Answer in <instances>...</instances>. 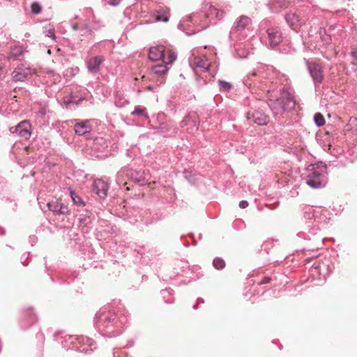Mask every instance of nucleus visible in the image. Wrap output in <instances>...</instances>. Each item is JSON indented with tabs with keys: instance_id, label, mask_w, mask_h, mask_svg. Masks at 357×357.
Wrapping results in <instances>:
<instances>
[{
	"instance_id": "obj_52",
	"label": "nucleus",
	"mask_w": 357,
	"mask_h": 357,
	"mask_svg": "<svg viewBox=\"0 0 357 357\" xmlns=\"http://www.w3.org/2000/svg\"><path fill=\"white\" fill-rule=\"evenodd\" d=\"M48 37L52 38L53 39H55V35H54V29H50L48 31V33L47 34Z\"/></svg>"
},
{
	"instance_id": "obj_60",
	"label": "nucleus",
	"mask_w": 357,
	"mask_h": 357,
	"mask_svg": "<svg viewBox=\"0 0 357 357\" xmlns=\"http://www.w3.org/2000/svg\"><path fill=\"white\" fill-rule=\"evenodd\" d=\"M38 336H40V337H42L43 336V335L42 333L41 334H38Z\"/></svg>"
},
{
	"instance_id": "obj_8",
	"label": "nucleus",
	"mask_w": 357,
	"mask_h": 357,
	"mask_svg": "<svg viewBox=\"0 0 357 357\" xmlns=\"http://www.w3.org/2000/svg\"><path fill=\"white\" fill-rule=\"evenodd\" d=\"M64 338H65L66 343H68V342L69 341L70 344L73 345L72 347H70V346L63 345V347H66L67 349H77L82 352L86 353L89 351V349H85V348H83L82 349H81L79 347H78L76 345L77 343L88 345L89 347H91L90 351H92L91 347H93L94 344V341L88 337H83V336L78 337V336H75V335H70L68 337L66 336Z\"/></svg>"
},
{
	"instance_id": "obj_7",
	"label": "nucleus",
	"mask_w": 357,
	"mask_h": 357,
	"mask_svg": "<svg viewBox=\"0 0 357 357\" xmlns=\"http://www.w3.org/2000/svg\"><path fill=\"white\" fill-rule=\"evenodd\" d=\"M251 24V19L246 15L240 16L234 23L229 34L231 43L243 40L246 36V30Z\"/></svg>"
},
{
	"instance_id": "obj_41",
	"label": "nucleus",
	"mask_w": 357,
	"mask_h": 357,
	"mask_svg": "<svg viewBox=\"0 0 357 357\" xmlns=\"http://www.w3.org/2000/svg\"><path fill=\"white\" fill-rule=\"evenodd\" d=\"M100 144L102 149H104L107 147V142L103 138H96L93 142L94 149H98V145Z\"/></svg>"
},
{
	"instance_id": "obj_50",
	"label": "nucleus",
	"mask_w": 357,
	"mask_h": 357,
	"mask_svg": "<svg viewBox=\"0 0 357 357\" xmlns=\"http://www.w3.org/2000/svg\"><path fill=\"white\" fill-rule=\"evenodd\" d=\"M183 173H184L185 178H187L190 182H192L191 173L188 171H185Z\"/></svg>"
},
{
	"instance_id": "obj_16",
	"label": "nucleus",
	"mask_w": 357,
	"mask_h": 357,
	"mask_svg": "<svg viewBox=\"0 0 357 357\" xmlns=\"http://www.w3.org/2000/svg\"><path fill=\"white\" fill-rule=\"evenodd\" d=\"M247 118L249 120H252L255 123L259 126H266L269 122V116L263 111L259 109L248 112Z\"/></svg>"
},
{
	"instance_id": "obj_42",
	"label": "nucleus",
	"mask_w": 357,
	"mask_h": 357,
	"mask_svg": "<svg viewBox=\"0 0 357 357\" xmlns=\"http://www.w3.org/2000/svg\"><path fill=\"white\" fill-rule=\"evenodd\" d=\"M259 76V71L257 70H254L250 74L247 75V79L245 80V84L250 85L251 83H249L248 81H252V77H256Z\"/></svg>"
},
{
	"instance_id": "obj_46",
	"label": "nucleus",
	"mask_w": 357,
	"mask_h": 357,
	"mask_svg": "<svg viewBox=\"0 0 357 357\" xmlns=\"http://www.w3.org/2000/svg\"><path fill=\"white\" fill-rule=\"evenodd\" d=\"M103 1L112 6H116L121 2V0H103Z\"/></svg>"
},
{
	"instance_id": "obj_19",
	"label": "nucleus",
	"mask_w": 357,
	"mask_h": 357,
	"mask_svg": "<svg viewBox=\"0 0 357 357\" xmlns=\"http://www.w3.org/2000/svg\"><path fill=\"white\" fill-rule=\"evenodd\" d=\"M169 70V68L167 64L155 65L152 67L153 73L158 77L157 82H160V84L165 83L166 80V74Z\"/></svg>"
},
{
	"instance_id": "obj_49",
	"label": "nucleus",
	"mask_w": 357,
	"mask_h": 357,
	"mask_svg": "<svg viewBox=\"0 0 357 357\" xmlns=\"http://www.w3.org/2000/svg\"><path fill=\"white\" fill-rule=\"evenodd\" d=\"M207 26H208V24H202V25H201V28L200 29H198L197 30L194 31L192 33H188L187 32L186 34H188V35L194 34V33H197V32H198V31H201L202 29H206Z\"/></svg>"
},
{
	"instance_id": "obj_27",
	"label": "nucleus",
	"mask_w": 357,
	"mask_h": 357,
	"mask_svg": "<svg viewBox=\"0 0 357 357\" xmlns=\"http://www.w3.org/2000/svg\"><path fill=\"white\" fill-rule=\"evenodd\" d=\"M25 52V49L22 45H15L10 47L8 55L9 60H16L22 56Z\"/></svg>"
},
{
	"instance_id": "obj_48",
	"label": "nucleus",
	"mask_w": 357,
	"mask_h": 357,
	"mask_svg": "<svg viewBox=\"0 0 357 357\" xmlns=\"http://www.w3.org/2000/svg\"><path fill=\"white\" fill-rule=\"evenodd\" d=\"M238 206L241 208H245L248 206V202L245 200H242L239 202Z\"/></svg>"
},
{
	"instance_id": "obj_53",
	"label": "nucleus",
	"mask_w": 357,
	"mask_h": 357,
	"mask_svg": "<svg viewBox=\"0 0 357 357\" xmlns=\"http://www.w3.org/2000/svg\"><path fill=\"white\" fill-rule=\"evenodd\" d=\"M165 292H167L169 294H172L174 292V290L171 288H168V289H165L162 291V294H164Z\"/></svg>"
},
{
	"instance_id": "obj_57",
	"label": "nucleus",
	"mask_w": 357,
	"mask_h": 357,
	"mask_svg": "<svg viewBox=\"0 0 357 357\" xmlns=\"http://www.w3.org/2000/svg\"><path fill=\"white\" fill-rule=\"evenodd\" d=\"M193 308H194V309H197V304L194 305H193Z\"/></svg>"
},
{
	"instance_id": "obj_14",
	"label": "nucleus",
	"mask_w": 357,
	"mask_h": 357,
	"mask_svg": "<svg viewBox=\"0 0 357 357\" xmlns=\"http://www.w3.org/2000/svg\"><path fill=\"white\" fill-rule=\"evenodd\" d=\"M31 125L27 120L20 122L16 126L10 128L12 132H15L24 139H28L31 136Z\"/></svg>"
},
{
	"instance_id": "obj_20",
	"label": "nucleus",
	"mask_w": 357,
	"mask_h": 357,
	"mask_svg": "<svg viewBox=\"0 0 357 357\" xmlns=\"http://www.w3.org/2000/svg\"><path fill=\"white\" fill-rule=\"evenodd\" d=\"M88 26V22H83L80 23L72 24L71 27L73 31L77 32V36L80 37V40H83L84 38L93 33L92 31H86L84 30V28Z\"/></svg>"
},
{
	"instance_id": "obj_6",
	"label": "nucleus",
	"mask_w": 357,
	"mask_h": 357,
	"mask_svg": "<svg viewBox=\"0 0 357 357\" xmlns=\"http://www.w3.org/2000/svg\"><path fill=\"white\" fill-rule=\"evenodd\" d=\"M138 183L140 185H144L147 178L144 171L136 170L128 167H124L119 171L116 176V181L119 186L126 185L128 184L125 178Z\"/></svg>"
},
{
	"instance_id": "obj_62",
	"label": "nucleus",
	"mask_w": 357,
	"mask_h": 357,
	"mask_svg": "<svg viewBox=\"0 0 357 357\" xmlns=\"http://www.w3.org/2000/svg\"><path fill=\"white\" fill-rule=\"evenodd\" d=\"M144 223H145V225H149V223H148L147 222H145Z\"/></svg>"
},
{
	"instance_id": "obj_44",
	"label": "nucleus",
	"mask_w": 357,
	"mask_h": 357,
	"mask_svg": "<svg viewBox=\"0 0 357 357\" xmlns=\"http://www.w3.org/2000/svg\"><path fill=\"white\" fill-rule=\"evenodd\" d=\"M79 220L80 223H82L84 225H87L88 224H89L91 222V218L89 216H87V215H84V216L80 215V217L79 218Z\"/></svg>"
},
{
	"instance_id": "obj_25",
	"label": "nucleus",
	"mask_w": 357,
	"mask_h": 357,
	"mask_svg": "<svg viewBox=\"0 0 357 357\" xmlns=\"http://www.w3.org/2000/svg\"><path fill=\"white\" fill-rule=\"evenodd\" d=\"M194 62L197 68L202 72H208L210 68V63L205 55L195 56Z\"/></svg>"
},
{
	"instance_id": "obj_58",
	"label": "nucleus",
	"mask_w": 357,
	"mask_h": 357,
	"mask_svg": "<svg viewBox=\"0 0 357 357\" xmlns=\"http://www.w3.org/2000/svg\"><path fill=\"white\" fill-rule=\"evenodd\" d=\"M172 302H173V301H165V303H172Z\"/></svg>"
},
{
	"instance_id": "obj_45",
	"label": "nucleus",
	"mask_w": 357,
	"mask_h": 357,
	"mask_svg": "<svg viewBox=\"0 0 357 357\" xmlns=\"http://www.w3.org/2000/svg\"><path fill=\"white\" fill-rule=\"evenodd\" d=\"M351 56H352L354 61L351 62L353 65L357 66V49H354L351 53Z\"/></svg>"
},
{
	"instance_id": "obj_30",
	"label": "nucleus",
	"mask_w": 357,
	"mask_h": 357,
	"mask_svg": "<svg viewBox=\"0 0 357 357\" xmlns=\"http://www.w3.org/2000/svg\"><path fill=\"white\" fill-rule=\"evenodd\" d=\"M132 116H140L144 117L145 119H149V116L147 113V110L145 107L141 106H136L134 110L131 112Z\"/></svg>"
},
{
	"instance_id": "obj_26",
	"label": "nucleus",
	"mask_w": 357,
	"mask_h": 357,
	"mask_svg": "<svg viewBox=\"0 0 357 357\" xmlns=\"http://www.w3.org/2000/svg\"><path fill=\"white\" fill-rule=\"evenodd\" d=\"M158 132L165 137H171L176 133V128L167 123H160L158 127Z\"/></svg>"
},
{
	"instance_id": "obj_22",
	"label": "nucleus",
	"mask_w": 357,
	"mask_h": 357,
	"mask_svg": "<svg viewBox=\"0 0 357 357\" xmlns=\"http://www.w3.org/2000/svg\"><path fill=\"white\" fill-rule=\"evenodd\" d=\"M74 130L77 135L85 136L91 131V126L89 121H82L81 122L75 123Z\"/></svg>"
},
{
	"instance_id": "obj_43",
	"label": "nucleus",
	"mask_w": 357,
	"mask_h": 357,
	"mask_svg": "<svg viewBox=\"0 0 357 357\" xmlns=\"http://www.w3.org/2000/svg\"><path fill=\"white\" fill-rule=\"evenodd\" d=\"M275 4L280 8H287L289 5V1L287 0H275Z\"/></svg>"
},
{
	"instance_id": "obj_4",
	"label": "nucleus",
	"mask_w": 357,
	"mask_h": 357,
	"mask_svg": "<svg viewBox=\"0 0 357 357\" xmlns=\"http://www.w3.org/2000/svg\"><path fill=\"white\" fill-rule=\"evenodd\" d=\"M305 183L313 189L324 188L328 183L326 166L322 163L311 164L307 169Z\"/></svg>"
},
{
	"instance_id": "obj_12",
	"label": "nucleus",
	"mask_w": 357,
	"mask_h": 357,
	"mask_svg": "<svg viewBox=\"0 0 357 357\" xmlns=\"http://www.w3.org/2000/svg\"><path fill=\"white\" fill-rule=\"evenodd\" d=\"M181 126L186 127V131L189 133L195 132L199 128V117L195 112L188 113L181 121Z\"/></svg>"
},
{
	"instance_id": "obj_23",
	"label": "nucleus",
	"mask_w": 357,
	"mask_h": 357,
	"mask_svg": "<svg viewBox=\"0 0 357 357\" xmlns=\"http://www.w3.org/2000/svg\"><path fill=\"white\" fill-rule=\"evenodd\" d=\"M151 15L156 21H162L166 22L169 20V9L160 6L152 11Z\"/></svg>"
},
{
	"instance_id": "obj_24",
	"label": "nucleus",
	"mask_w": 357,
	"mask_h": 357,
	"mask_svg": "<svg viewBox=\"0 0 357 357\" xmlns=\"http://www.w3.org/2000/svg\"><path fill=\"white\" fill-rule=\"evenodd\" d=\"M165 50L163 46L152 47L149 51V58L151 61H163Z\"/></svg>"
},
{
	"instance_id": "obj_9",
	"label": "nucleus",
	"mask_w": 357,
	"mask_h": 357,
	"mask_svg": "<svg viewBox=\"0 0 357 357\" xmlns=\"http://www.w3.org/2000/svg\"><path fill=\"white\" fill-rule=\"evenodd\" d=\"M307 68L312 79L314 87L319 86L324 79V70L322 66L316 62L306 61Z\"/></svg>"
},
{
	"instance_id": "obj_55",
	"label": "nucleus",
	"mask_w": 357,
	"mask_h": 357,
	"mask_svg": "<svg viewBox=\"0 0 357 357\" xmlns=\"http://www.w3.org/2000/svg\"><path fill=\"white\" fill-rule=\"evenodd\" d=\"M146 89H147L148 90H149V91H153V86H147V88H146Z\"/></svg>"
},
{
	"instance_id": "obj_59",
	"label": "nucleus",
	"mask_w": 357,
	"mask_h": 357,
	"mask_svg": "<svg viewBox=\"0 0 357 357\" xmlns=\"http://www.w3.org/2000/svg\"><path fill=\"white\" fill-rule=\"evenodd\" d=\"M198 301H201V302L204 303V300L201 298H198Z\"/></svg>"
},
{
	"instance_id": "obj_29",
	"label": "nucleus",
	"mask_w": 357,
	"mask_h": 357,
	"mask_svg": "<svg viewBox=\"0 0 357 357\" xmlns=\"http://www.w3.org/2000/svg\"><path fill=\"white\" fill-rule=\"evenodd\" d=\"M74 120H70V121H57L55 123H52V128L55 129L57 132L60 134L61 136L63 135V130L66 128V126L68 124L69 122L73 123L75 121Z\"/></svg>"
},
{
	"instance_id": "obj_33",
	"label": "nucleus",
	"mask_w": 357,
	"mask_h": 357,
	"mask_svg": "<svg viewBox=\"0 0 357 357\" xmlns=\"http://www.w3.org/2000/svg\"><path fill=\"white\" fill-rule=\"evenodd\" d=\"M218 84L219 89L221 91L227 92V91H230V89H231V84L227 81L219 79L218 81Z\"/></svg>"
},
{
	"instance_id": "obj_3",
	"label": "nucleus",
	"mask_w": 357,
	"mask_h": 357,
	"mask_svg": "<svg viewBox=\"0 0 357 357\" xmlns=\"http://www.w3.org/2000/svg\"><path fill=\"white\" fill-rule=\"evenodd\" d=\"M96 328L103 335L109 337L119 335L121 333V328L127 323V315H118L109 307H102L96 314L94 317Z\"/></svg>"
},
{
	"instance_id": "obj_39",
	"label": "nucleus",
	"mask_w": 357,
	"mask_h": 357,
	"mask_svg": "<svg viewBox=\"0 0 357 357\" xmlns=\"http://www.w3.org/2000/svg\"><path fill=\"white\" fill-rule=\"evenodd\" d=\"M84 13L85 15V20H84V22H90L92 17L95 18L93 10L91 8H85L84 9Z\"/></svg>"
},
{
	"instance_id": "obj_35",
	"label": "nucleus",
	"mask_w": 357,
	"mask_h": 357,
	"mask_svg": "<svg viewBox=\"0 0 357 357\" xmlns=\"http://www.w3.org/2000/svg\"><path fill=\"white\" fill-rule=\"evenodd\" d=\"M314 123L316 124V126L318 127L323 126L326 123L325 119H324L323 114H321L320 112H317L314 114Z\"/></svg>"
},
{
	"instance_id": "obj_47",
	"label": "nucleus",
	"mask_w": 357,
	"mask_h": 357,
	"mask_svg": "<svg viewBox=\"0 0 357 357\" xmlns=\"http://www.w3.org/2000/svg\"><path fill=\"white\" fill-rule=\"evenodd\" d=\"M271 280V278H269V277H264L260 282H259V284H267V283H269Z\"/></svg>"
},
{
	"instance_id": "obj_11",
	"label": "nucleus",
	"mask_w": 357,
	"mask_h": 357,
	"mask_svg": "<svg viewBox=\"0 0 357 357\" xmlns=\"http://www.w3.org/2000/svg\"><path fill=\"white\" fill-rule=\"evenodd\" d=\"M268 45L272 48L278 46L282 41V33L280 26H274L266 29Z\"/></svg>"
},
{
	"instance_id": "obj_1",
	"label": "nucleus",
	"mask_w": 357,
	"mask_h": 357,
	"mask_svg": "<svg viewBox=\"0 0 357 357\" xmlns=\"http://www.w3.org/2000/svg\"><path fill=\"white\" fill-rule=\"evenodd\" d=\"M288 80L286 75H280L266 81L265 86H261L269 94L268 105L275 114L291 112L295 107L296 101Z\"/></svg>"
},
{
	"instance_id": "obj_18",
	"label": "nucleus",
	"mask_w": 357,
	"mask_h": 357,
	"mask_svg": "<svg viewBox=\"0 0 357 357\" xmlns=\"http://www.w3.org/2000/svg\"><path fill=\"white\" fill-rule=\"evenodd\" d=\"M331 270L328 269V266L324 264V263H314L311 269L310 270V275L314 278H318L321 279V276L325 279L326 275L331 273Z\"/></svg>"
},
{
	"instance_id": "obj_32",
	"label": "nucleus",
	"mask_w": 357,
	"mask_h": 357,
	"mask_svg": "<svg viewBox=\"0 0 357 357\" xmlns=\"http://www.w3.org/2000/svg\"><path fill=\"white\" fill-rule=\"evenodd\" d=\"M23 317L27 319L28 321L31 324L38 320L37 317L31 307H29L24 311Z\"/></svg>"
},
{
	"instance_id": "obj_28",
	"label": "nucleus",
	"mask_w": 357,
	"mask_h": 357,
	"mask_svg": "<svg viewBox=\"0 0 357 357\" xmlns=\"http://www.w3.org/2000/svg\"><path fill=\"white\" fill-rule=\"evenodd\" d=\"M86 22L89 23V26L85 27L84 30L86 31H94L100 30L102 27L104 26V24L102 21L99 19H97L95 16V18H91L90 22L86 21Z\"/></svg>"
},
{
	"instance_id": "obj_13",
	"label": "nucleus",
	"mask_w": 357,
	"mask_h": 357,
	"mask_svg": "<svg viewBox=\"0 0 357 357\" xmlns=\"http://www.w3.org/2000/svg\"><path fill=\"white\" fill-rule=\"evenodd\" d=\"M47 206L48 209L55 215H68L70 213L68 205L65 204L60 199L48 202Z\"/></svg>"
},
{
	"instance_id": "obj_5",
	"label": "nucleus",
	"mask_w": 357,
	"mask_h": 357,
	"mask_svg": "<svg viewBox=\"0 0 357 357\" xmlns=\"http://www.w3.org/2000/svg\"><path fill=\"white\" fill-rule=\"evenodd\" d=\"M225 15V11L211 6L205 13L193 14L183 17L178 23V29L183 31L189 23H197L198 20L203 17L208 19L210 24H216L218 21L223 19Z\"/></svg>"
},
{
	"instance_id": "obj_38",
	"label": "nucleus",
	"mask_w": 357,
	"mask_h": 357,
	"mask_svg": "<svg viewBox=\"0 0 357 357\" xmlns=\"http://www.w3.org/2000/svg\"><path fill=\"white\" fill-rule=\"evenodd\" d=\"M42 11V6L41 5L37 2H33L31 6V12L33 15H38L40 14Z\"/></svg>"
},
{
	"instance_id": "obj_2",
	"label": "nucleus",
	"mask_w": 357,
	"mask_h": 357,
	"mask_svg": "<svg viewBox=\"0 0 357 357\" xmlns=\"http://www.w3.org/2000/svg\"><path fill=\"white\" fill-rule=\"evenodd\" d=\"M304 216L308 220L307 222V232L301 231L297 235L307 241L304 250H317L324 244V237L320 231L327 223L326 211L321 208L307 207Z\"/></svg>"
},
{
	"instance_id": "obj_37",
	"label": "nucleus",
	"mask_w": 357,
	"mask_h": 357,
	"mask_svg": "<svg viewBox=\"0 0 357 357\" xmlns=\"http://www.w3.org/2000/svg\"><path fill=\"white\" fill-rule=\"evenodd\" d=\"M84 99L85 96L84 95L78 96L77 94L71 93L69 98V102L78 105Z\"/></svg>"
},
{
	"instance_id": "obj_15",
	"label": "nucleus",
	"mask_w": 357,
	"mask_h": 357,
	"mask_svg": "<svg viewBox=\"0 0 357 357\" xmlns=\"http://www.w3.org/2000/svg\"><path fill=\"white\" fill-rule=\"evenodd\" d=\"M105 61V57L102 55H96L89 58L86 61L87 70L91 74H98L100 72V65Z\"/></svg>"
},
{
	"instance_id": "obj_40",
	"label": "nucleus",
	"mask_w": 357,
	"mask_h": 357,
	"mask_svg": "<svg viewBox=\"0 0 357 357\" xmlns=\"http://www.w3.org/2000/svg\"><path fill=\"white\" fill-rule=\"evenodd\" d=\"M177 55L175 52H172L169 54L168 57L166 58L164 55L163 63L165 64H171L176 59Z\"/></svg>"
},
{
	"instance_id": "obj_51",
	"label": "nucleus",
	"mask_w": 357,
	"mask_h": 357,
	"mask_svg": "<svg viewBox=\"0 0 357 357\" xmlns=\"http://www.w3.org/2000/svg\"><path fill=\"white\" fill-rule=\"evenodd\" d=\"M46 114V110L45 108H40L38 111V115L41 117H44Z\"/></svg>"
},
{
	"instance_id": "obj_36",
	"label": "nucleus",
	"mask_w": 357,
	"mask_h": 357,
	"mask_svg": "<svg viewBox=\"0 0 357 357\" xmlns=\"http://www.w3.org/2000/svg\"><path fill=\"white\" fill-rule=\"evenodd\" d=\"M213 266L218 270H222L225 267V262L222 258L215 257L213 261Z\"/></svg>"
},
{
	"instance_id": "obj_61",
	"label": "nucleus",
	"mask_w": 357,
	"mask_h": 357,
	"mask_svg": "<svg viewBox=\"0 0 357 357\" xmlns=\"http://www.w3.org/2000/svg\"><path fill=\"white\" fill-rule=\"evenodd\" d=\"M126 190H129L130 188L128 186L126 187Z\"/></svg>"
},
{
	"instance_id": "obj_21",
	"label": "nucleus",
	"mask_w": 357,
	"mask_h": 357,
	"mask_svg": "<svg viewBox=\"0 0 357 357\" xmlns=\"http://www.w3.org/2000/svg\"><path fill=\"white\" fill-rule=\"evenodd\" d=\"M285 20L293 29H295L298 26H301L304 23V21L302 20L300 16L296 13H289L286 14Z\"/></svg>"
},
{
	"instance_id": "obj_34",
	"label": "nucleus",
	"mask_w": 357,
	"mask_h": 357,
	"mask_svg": "<svg viewBox=\"0 0 357 357\" xmlns=\"http://www.w3.org/2000/svg\"><path fill=\"white\" fill-rule=\"evenodd\" d=\"M320 38L324 45H329L331 42V37L327 34L325 29H320L319 31Z\"/></svg>"
},
{
	"instance_id": "obj_54",
	"label": "nucleus",
	"mask_w": 357,
	"mask_h": 357,
	"mask_svg": "<svg viewBox=\"0 0 357 357\" xmlns=\"http://www.w3.org/2000/svg\"><path fill=\"white\" fill-rule=\"evenodd\" d=\"M6 234V230L4 228L0 227V236H3Z\"/></svg>"
},
{
	"instance_id": "obj_31",
	"label": "nucleus",
	"mask_w": 357,
	"mask_h": 357,
	"mask_svg": "<svg viewBox=\"0 0 357 357\" xmlns=\"http://www.w3.org/2000/svg\"><path fill=\"white\" fill-rule=\"evenodd\" d=\"M70 197L73 204L77 206H85L86 203L82 199V198L75 191L71 190L70 192Z\"/></svg>"
},
{
	"instance_id": "obj_17",
	"label": "nucleus",
	"mask_w": 357,
	"mask_h": 357,
	"mask_svg": "<svg viewBox=\"0 0 357 357\" xmlns=\"http://www.w3.org/2000/svg\"><path fill=\"white\" fill-rule=\"evenodd\" d=\"M109 184L102 179L94 181L92 187V191L97 195L101 199H104L107 196Z\"/></svg>"
},
{
	"instance_id": "obj_10",
	"label": "nucleus",
	"mask_w": 357,
	"mask_h": 357,
	"mask_svg": "<svg viewBox=\"0 0 357 357\" xmlns=\"http://www.w3.org/2000/svg\"><path fill=\"white\" fill-rule=\"evenodd\" d=\"M32 74V69L29 66L22 63L13 70L11 73V79L15 82H24L31 78Z\"/></svg>"
},
{
	"instance_id": "obj_56",
	"label": "nucleus",
	"mask_w": 357,
	"mask_h": 357,
	"mask_svg": "<svg viewBox=\"0 0 357 357\" xmlns=\"http://www.w3.org/2000/svg\"><path fill=\"white\" fill-rule=\"evenodd\" d=\"M3 68L0 66V77L2 75Z\"/></svg>"
}]
</instances>
